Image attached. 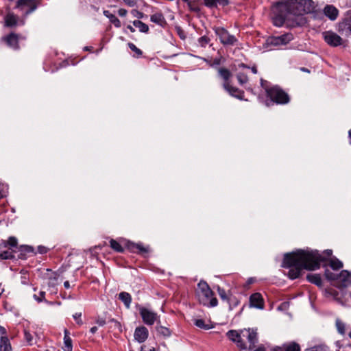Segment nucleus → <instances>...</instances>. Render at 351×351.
Listing matches in <instances>:
<instances>
[{"label":"nucleus","mask_w":351,"mask_h":351,"mask_svg":"<svg viewBox=\"0 0 351 351\" xmlns=\"http://www.w3.org/2000/svg\"><path fill=\"white\" fill-rule=\"evenodd\" d=\"M315 3L312 0H281L272 8V20L276 26L284 24L290 27L303 26L306 23L304 14L313 12Z\"/></svg>","instance_id":"f257e3e1"},{"label":"nucleus","mask_w":351,"mask_h":351,"mask_svg":"<svg viewBox=\"0 0 351 351\" xmlns=\"http://www.w3.org/2000/svg\"><path fill=\"white\" fill-rule=\"evenodd\" d=\"M326 261L324 255L317 251L302 250L286 254L282 267L290 268L288 276L291 279L298 278L303 269L315 270L319 268L320 263Z\"/></svg>","instance_id":"f03ea898"},{"label":"nucleus","mask_w":351,"mask_h":351,"mask_svg":"<svg viewBox=\"0 0 351 351\" xmlns=\"http://www.w3.org/2000/svg\"><path fill=\"white\" fill-rule=\"evenodd\" d=\"M195 293L202 304L208 307H215L217 305V300L213 297V292L206 282L200 281L198 283Z\"/></svg>","instance_id":"7ed1b4c3"},{"label":"nucleus","mask_w":351,"mask_h":351,"mask_svg":"<svg viewBox=\"0 0 351 351\" xmlns=\"http://www.w3.org/2000/svg\"><path fill=\"white\" fill-rule=\"evenodd\" d=\"M267 96L278 104H285L289 101V95L278 86L265 87Z\"/></svg>","instance_id":"20e7f679"},{"label":"nucleus","mask_w":351,"mask_h":351,"mask_svg":"<svg viewBox=\"0 0 351 351\" xmlns=\"http://www.w3.org/2000/svg\"><path fill=\"white\" fill-rule=\"evenodd\" d=\"M41 0H18L16 8L25 16L36 10Z\"/></svg>","instance_id":"39448f33"},{"label":"nucleus","mask_w":351,"mask_h":351,"mask_svg":"<svg viewBox=\"0 0 351 351\" xmlns=\"http://www.w3.org/2000/svg\"><path fill=\"white\" fill-rule=\"evenodd\" d=\"M216 35L220 40V42L224 45H234L237 40L234 36L231 35L226 29L221 27H214Z\"/></svg>","instance_id":"423d86ee"},{"label":"nucleus","mask_w":351,"mask_h":351,"mask_svg":"<svg viewBox=\"0 0 351 351\" xmlns=\"http://www.w3.org/2000/svg\"><path fill=\"white\" fill-rule=\"evenodd\" d=\"M324 41L330 47H338L343 44V40L332 31H325L322 33Z\"/></svg>","instance_id":"0eeeda50"},{"label":"nucleus","mask_w":351,"mask_h":351,"mask_svg":"<svg viewBox=\"0 0 351 351\" xmlns=\"http://www.w3.org/2000/svg\"><path fill=\"white\" fill-rule=\"evenodd\" d=\"M139 313L143 322L149 326L153 325L159 318L156 313L145 307L140 308Z\"/></svg>","instance_id":"6e6552de"},{"label":"nucleus","mask_w":351,"mask_h":351,"mask_svg":"<svg viewBox=\"0 0 351 351\" xmlns=\"http://www.w3.org/2000/svg\"><path fill=\"white\" fill-rule=\"evenodd\" d=\"M293 36L291 34H285L278 36L269 37L267 42L269 45L273 46L285 45L292 40Z\"/></svg>","instance_id":"1a4fd4ad"},{"label":"nucleus","mask_w":351,"mask_h":351,"mask_svg":"<svg viewBox=\"0 0 351 351\" xmlns=\"http://www.w3.org/2000/svg\"><path fill=\"white\" fill-rule=\"evenodd\" d=\"M241 334L243 337H246L250 343L248 349L252 350L258 341L256 330L250 328L244 329L241 330Z\"/></svg>","instance_id":"9d476101"},{"label":"nucleus","mask_w":351,"mask_h":351,"mask_svg":"<svg viewBox=\"0 0 351 351\" xmlns=\"http://www.w3.org/2000/svg\"><path fill=\"white\" fill-rule=\"evenodd\" d=\"M335 286L339 288L348 287L351 285V273L347 270H343L339 275Z\"/></svg>","instance_id":"9b49d317"},{"label":"nucleus","mask_w":351,"mask_h":351,"mask_svg":"<svg viewBox=\"0 0 351 351\" xmlns=\"http://www.w3.org/2000/svg\"><path fill=\"white\" fill-rule=\"evenodd\" d=\"M241 331L240 332H237V330H229L228 332H227V336L228 337V338L237 343V346L241 348V349L243 350H245L247 348V346L245 345V343H244V341H243V339H241Z\"/></svg>","instance_id":"f8f14e48"},{"label":"nucleus","mask_w":351,"mask_h":351,"mask_svg":"<svg viewBox=\"0 0 351 351\" xmlns=\"http://www.w3.org/2000/svg\"><path fill=\"white\" fill-rule=\"evenodd\" d=\"M19 36L14 33H11L1 38L3 41L6 43L8 47L14 50H18L19 49Z\"/></svg>","instance_id":"ddd939ff"},{"label":"nucleus","mask_w":351,"mask_h":351,"mask_svg":"<svg viewBox=\"0 0 351 351\" xmlns=\"http://www.w3.org/2000/svg\"><path fill=\"white\" fill-rule=\"evenodd\" d=\"M223 88L232 97L239 99H243L244 92L237 87L230 85V82L223 84Z\"/></svg>","instance_id":"4468645a"},{"label":"nucleus","mask_w":351,"mask_h":351,"mask_svg":"<svg viewBox=\"0 0 351 351\" xmlns=\"http://www.w3.org/2000/svg\"><path fill=\"white\" fill-rule=\"evenodd\" d=\"M148 335L147 328L145 326H140L135 329L134 337L138 343H143L147 339Z\"/></svg>","instance_id":"2eb2a0df"},{"label":"nucleus","mask_w":351,"mask_h":351,"mask_svg":"<svg viewBox=\"0 0 351 351\" xmlns=\"http://www.w3.org/2000/svg\"><path fill=\"white\" fill-rule=\"evenodd\" d=\"M250 306L257 308L263 309L264 302L262 295L259 293L252 294L250 298Z\"/></svg>","instance_id":"dca6fc26"},{"label":"nucleus","mask_w":351,"mask_h":351,"mask_svg":"<svg viewBox=\"0 0 351 351\" xmlns=\"http://www.w3.org/2000/svg\"><path fill=\"white\" fill-rule=\"evenodd\" d=\"M324 13L331 21H335L339 15V10L332 5H327L324 9Z\"/></svg>","instance_id":"f3484780"},{"label":"nucleus","mask_w":351,"mask_h":351,"mask_svg":"<svg viewBox=\"0 0 351 351\" xmlns=\"http://www.w3.org/2000/svg\"><path fill=\"white\" fill-rule=\"evenodd\" d=\"M204 5L210 8H216L217 5L226 6L229 4V0H204Z\"/></svg>","instance_id":"a211bd4d"},{"label":"nucleus","mask_w":351,"mask_h":351,"mask_svg":"<svg viewBox=\"0 0 351 351\" xmlns=\"http://www.w3.org/2000/svg\"><path fill=\"white\" fill-rule=\"evenodd\" d=\"M5 27H14L17 25L18 17L13 13H8L4 18Z\"/></svg>","instance_id":"6ab92c4d"},{"label":"nucleus","mask_w":351,"mask_h":351,"mask_svg":"<svg viewBox=\"0 0 351 351\" xmlns=\"http://www.w3.org/2000/svg\"><path fill=\"white\" fill-rule=\"evenodd\" d=\"M152 22L158 24L160 26H164L166 24L165 19L162 13H155L150 17Z\"/></svg>","instance_id":"aec40b11"},{"label":"nucleus","mask_w":351,"mask_h":351,"mask_svg":"<svg viewBox=\"0 0 351 351\" xmlns=\"http://www.w3.org/2000/svg\"><path fill=\"white\" fill-rule=\"evenodd\" d=\"M339 33L347 37L351 36V23H343L339 25Z\"/></svg>","instance_id":"412c9836"},{"label":"nucleus","mask_w":351,"mask_h":351,"mask_svg":"<svg viewBox=\"0 0 351 351\" xmlns=\"http://www.w3.org/2000/svg\"><path fill=\"white\" fill-rule=\"evenodd\" d=\"M62 348L64 351H72L73 349L72 340L67 330H64V346Z\"/></svg>","instance_id":"4be33fe9"},{"label":"nucleus","mask_w":351,"mask_h":351,"mask_svg":"<svg viewBox=\"0 0 351 351\" xmlns=\"http://www.w3.org/2000/svg\"><path fill=\"white\" fill-rule=\"evenodd\" d=\"M0 351H12V346L6 336H1L0 339Z\"/></svg>","instance_id":"5701e85b"},{"label":"nucleus","mask_w":351,"mask_h":351,"mask_svg":"<svg viewBox=\"0 0 351 351\" xmlns=\"http://www.w3.org/2000/svg\"><path fill=\"white\" fill-rule=\"evenodd\" d=\"M104 14L110 19V21L117 27H121V21L114 14H111L108 10H104Z\"/></svg>","instance_id":"b1692460"},{"label":"nucleus","mask_w":351,"mask_h":351,"mask_svg":"<svg viewBox=\"0 0 351 351\" xmlns=\"http://www.w3.org/2000/svg\"><path fill=\"white\" fill-rule=\"evenodd\" d=\"M307 280L318 287H321L322 285V280L320 275L319 274H308L306 276Z\"/></svg>","instance_id":"393cba45"},{"label":"nucleus","mask_w":351,"mask_h":351,"mask_svg":"<svg viewBox=\"0 0 351 351\" xmlns=\"http://www.w3.org/2000/svg\"><path fill=\"white\" fill-rule=\"evenodd\" d=\"M119 298L124 303L127 308H129L132 302L131 295L127 292H121Z\"/></svg>","instance_id":"a878e982"},{"label":"nucleus","mask_w":351,"mask_h":351,"mask_svg":"<svg viewBox=\"0 0 351 351\" xmlns=\"http://www.w3.org/2000/svg\"><path fill=\"white\" fill-rule=\"evenodd\" d=\"M218 73L221 77L224 80L223 83L229 82V79L232 76V74L229 70L225 68H219Z\"/></svg>","instance_id":"bb28decb"},{"label":"nucleus","mask_w":351,"mask_h":351,"mask_svg":"<svg viewBox=\"0 0 351 351\" xmlns=\"http://www.w3.org/2000/svg\"><path fill=\"white\" fill-rule=\"evenodd\" d=\"M133 25L137 27L140 32L147 33L149 31V27L141 21L136 20L133 22Z\"/></svg>","instance_id":"cd10ccee"},{"label":"nucleus","mask_w":351,"mask_h":351,"mask_svg":"<svg viewBox=\"0 0 351 351\" xmlns=\"http://www.w3.org/2000/svg\"><path fill=\"white\" fill-rule=\"evenodd\" d=\"M329 265L333 269H339L343 267L341 261L336 258H330L329 260Z\"/></svg>","instance_id":"c85d7f7f"},{"label":"nucleus","mask_w":351,"mask_h":351,"mask_svg":"<svg viewBox=\"0 0 351 351\" xmlns=\"http://www.w3.org/2000/svg\"><path fill=\"white\" fill-rule=\"evenodd\" d=\"M282 349L284 351H300L299 345L295 343L284 345ZM279 350H281L282 348H279Z\"/></svg>","instance_id":"c756f323"},{"label":"nucleus","mask_w":351,"mask_h":351,"mask_svg":"<svg viewBox=\"0 0 351 351\" xmlns=\"http://www.w3.org/2000/svg\"><path fill=\"white\" fill-rule=\"evenodd\" d=\"M195 324L198 328L204 329V330H208L210 328H213V326H211L210 324H205L204 321L202 319H195Z\"/></svg>","instance_id":"7c9ffc66"},{"label":"nucleus","mask_w":351,"mask_h":351,"mask_svg":"<svg viewBox=\"0 0 351 351\" xmlns=\"http://www.w3.org/2000/svg\"><path fill=\"white\" fill-rule=\"evenodd\" d=\"M156 330L160 335L164 337H168L171 335V331L168 328L162 326H156Z\"/></svg>","instance_id":"2f4dec72"},{"label":"nucleus","mask_w":351,"mask_h":351,"mask_svg":"<svg viewBox=\"0 0 351 351\" xmlns=\"http://www.w3.org/2000/svg\"><path fill=\"white\" fill-rule=\"evenodd\" d=\"M110 247L117 252H122L123 251V247L117 241L111 239L110 241Z\"/></svg>","instance_id":"473e14b6"},{"label":"nucleus","mask_w":351,"mask_h":351,"mask_svg":"<svg viewBox=\"0 0 351 351\" xmlns=\"http://www.w3.org/2000/svg\"><path fill=\"white\" fill-rule=\"evenodd\" d=\"M11 249L9 248L8 250H5L0 254V257L1 259H12L14 258V256L13 254V252L10 250Z\"/></svg>","instance_id":"72a5a7b5"},{"label":"nucleus","mask_w":351,"mask_h":351,"mask_svg":"<svg viewBox=\"0 0 351 351\" xmlns=\"http://www.w3.org/2000/svg\"><path fill=\"white\" fill-rule=\"evenodd\" d=\"M237 78L241 85H243L248 82V77L247 75L243 73H239L237 75Z\"/></svg>","instance_id":"f704fd0d"},{"label":"nucleus","mask_w":351,"mask_h":351,"mask_svg":"<svg viewBox=\"0 0 351 351\" xmlns=\"http://www.w3.org/2000/svg\"><path fill=\"white\" fill-rule=\"evenodd\" d=\"M325 276L329 280H335V282L337 281L338 275L332 272L329 269H326L325 271Z\"/></svg>","instance_id":"c9c22d12"},{"label":"nucleus","mask_w":351,"mask_h":351,"mask_svg":"<svg viewBox=\"0 0 351 351\" xmlns=\"http://www.w3.org/2000/svg\"><path fill=\"white\" fill-rule=\"evenodd\" d=\"M336 327L340 334L345 333V324L339 319H336Z\"/></svg>","instance_id":"e433bc0d"},{"label":"nucleus","mask_w":351,"mask_h":351,"mask_svg":"<svg viewBox=\"0 0 351 351\" xmlns=\"http://www.w3.org/2000/svg\"><path fill=\"white\" fill-rule=\"evenodd\" d=\"M217 292L221 299L223 300H228V297L223 289H221L220 287H217Z\"/></svg>","instance_id":"4c0bfd02"},{"label":"nucleus","mask_w":351,"mask_h":351,"mask_svg":"<svg viewBox=\"0 0 351 351\" xmlns=\"http://www.w3.org/2000/svg\"><path fill=\"white\" fill-rule=\"evenodd\" d=\"M128 47L132 51L136 53L137 56H141L142 55V51L140 49L137 48L134 44L129 43Z\"/></svg>","instance_id":"58836bf2"},{"label":"nucleus","mask_w":351,"mask_h":351,"mask_svg":"<svg viewBox=\"0 0 351 351\" xmlns=\"http://www.w3.org/2000/svg\"><path fill=\"white\" fill-rule=\"evenodd\" d=\"M306 351H328V349L326 346H318L307 349Z\"/></svg>","instance_id":"ea45409f"},{"label":"nucleus","mask_w":351,"mask_h":351,"mask_svg":"<svg viewBox=\"0 0 351 351\" xmlns=\"http://www.w3.org/2000/svg\"><path fill=\"white\" fill-rule=\"evenodd\" d=\"M222 57L219 56L218 58H215L213 60H210L208 62L210 66H213L215 65H219L221 63Z\"/></svg>","instance_id":"a19ab883"},{"label":"nucleus","mask_w":351,"mask_h":351,"mask_svg":"<svg viewBox=\"0 0 351 351\" xmlns=\"http://www.w3.org/2000/svg\"><path fill=\"white\" fill-rule=\"evenodd\" d=\"M8 245L10 246V249L16 247L17 245V240L14 237H10L8 240Z\"/></svg>","instance_id":"79ce46f5"},{"label":"nucleus","mask_w":351,"mask_h":351,"mask_svg":"<svg viewBox=\"0 0 351 351\" xmlns=\"http://www.w3.org/2000/svg\"><path fill=\"white\" fill-rule=\"evenodd\" d=\"M210 41V39L206 36H202L199 38L198 42L202 47H205Z\"/></svg>","instance_id":"37998d69"},{"label":"nucleus","mask_w":351,"mask_h":351,"mask_svg":"<svg viewBox=\"0 0 351 351\" xmlns=\"http://www.w3.org/2000/svg\"><path fill=\"white\" fill-rule=\"evenodd\" d=\"M81 317H82V313H76L75 314H74L73 315V319L75 320L76 323L78 325H82L83 324V322H82V320L81 319Z\"/></svg>","instance_id":"c03bdc74"},{"label":"nucleus","mask_w":351,"mask_h":351,"mask_svg":"<svg viewBox=\"0 0 351 351\" xmlns=\"http://www.w3.org/2000/svg\"><path fill=\"white\" fill-rule=\"evenodd\" d=\"M110 322L112 323H113V324H114L113 327L115 329H117L119 332L122 331V327H121V324H120V322H119L118 321H117L114 319H111Z\"/></svg>","instance_id":"a18cd8bd"},{"label":"nucleus","mask_w":351,"mask_h":351,"mask_svg":"<svg viewBox=\"0 0 351 351\" xmlns=\"http://www.w3.org/2000/svg\"><path fill=\"white\" fill-rule=\"evenodd\" d=\"M326 293L328 295H330V296L333 297L335 299L337 300L338 293L336 290H335L333 289H329L326 291Z\"/></svg>","instance_id":"49530a36"},{"label":"nucleus","mask_w":351,"mask_h":351,"mask_svg":"<svg viewBox=\"0 0 351 351\" xmlns=\"http://www.w3.org/2000/svg\"><path fill=\"white\" fill-rule=\"evenodd\" d=\"M24 335L27 342H28L29 344H32V341L33 340V337L32 334L29 332L25 330Z\"/></svg>","instance_id":"de8ad7c7"},{"label":"nucleus","mask_w":351,"mask_h":351,"mask_svg":"<svg viewBox=\"0 0 351 351\" xmlns=\"http://www.w3.org/2000/svg\"><path fill=\"white\" fill-rule=\"evenodd\" d=\"M45 291H40V297H37L36 295H34V298L38 302H41L44 300L45 298Z\"/></svg>","instance_id":"09e8293b"},{"label":"nucleus","mask_w":351,"mask_h":351,"mask_svg":"<svg viewBox=\"0 0 351 351\" xmlns=\"http://www.w3.org/2000/svg\"><path fill=\"white\" fill-rule=\"evenodd\" d=\"M96 323L99 326H103L106 324V320L103 318H97V320H96Z\"/></svg>","instance_id":"8fccbe9b"},{"label":"nucleus","mask_w":351,"mask_h":351,"mask_svg":"<svg viewBox=\"0 0 351 351\" xmlns=\"http://www.w3.org/2000/svg\"><path fill=\"white\" fill-rule=\"evenodd\" d=\"M123 1L126 5L130 7H134L136 5V1L134 0H123Z\"/></svg>","instance_id":"3c124183"},{"label":"nucleus","mask_w":351,"mask_h":351,"mask_svg":"<svg viewBox=\"0 0 351 351\" xmlns=\"http://www.w3.org/2000/svg\"><path fill=\"white\" fill-rule=\"evenodd\" d=\"M136 248H137L138 250H139V251H140V252H145H145H148V250H147L146 247H143V246L142 245H141V244H137V245H136Z\"/></svg>","instance_id":"603ef678"},{"label":"nucleus","mask_w":351,"mask_h":351,"mask_svg":"<svg viewBox=\"0 0 351 351\" xmlns=\"http://www.w3.org/2000/svg\"><path fill=\"white\" fill-rule=\"evenodd\" d=\"M127 12H128L127 10L123 8H121L118 10V14L120 16H125L127 14Z\"/></svg>","instance_id":"864d4df0"},{"label":"nucleus","mask_w":351,"mask_h":351,"mask_svg":"<svg viewBox=\"0 0 351 351\" xmlns=\"http://www.w3.org/2000/svg\"><path fill=\"white\" fill-rule=\"evenodd\" d=\"M146 348V346H144L141 348V351H157L154 347L152 348H148L147 350L145 349Z\"/></svg>","instance_id":"5fc2aeb1"},{"label":"nucleus","mask_w":351,"mask_h":351,"mask_svg":"<svg viewBox=\"0 0 351 351\" xmlns=\"http://www.w3.org/2000/svg\"><path fill=\"white\" fill-rule=\"evenodd\" d=\"M332 252L331 250H326V251L324 252V254L328 257L332 255Z\"/></svg>","instance_id":"6e6d98bb"},{"label":"nucleus","mask_w":351,"mask_h":351,"mask_svg":"<svg viewBox=\"0 0 351 351\" xmlns=\"http://www.w3.org/2000/svg\"><path fill=\"white\" fill-rule=\"evenodd\" d=\"M0 333L2 335V336H5L6 334L5 328L1 326H0Z\"/></svg>","instance_id":"4d7b16f0"},{"label":"nucleus","mask_w":351,"mask_h":351,"mask_svg":"<svg viewBox=\"0 0 351 351\" xmlns=\"http://www.w3.org/2000/svg\"><path fill=\"white\" fill-rule=\"evenodd\" d=\"M97 327H96V326L92 327L90 330V332L93 334L97 332Z\"/></svg>","instance_id":"13d9d810"},{"label":"nucleus","mask_w":351,"mask_h":351,"mask_svg":"<svg viewBox=\"0 0 351 351\" xmlns=\"http://www.w3.org/2000/svg\"><path fill=\"white\" fill-rule=\"evenodd\" d=\"M64 286L66 289H69L70 288V284H69V281H65L64 282Z\"/></svg>","instance_id":"bf43d9fd"},{"label":"nucleus","mask_w":351,"mask_h":351,"mask_svg":"<svg viewBox=\"0 0 351 351\" xmlns=\"http://www.w3.org/2000/svg\"><path fill=\"white\" fill-rule=\"evenodd\" d=\"M134 12L136 13V14L135 16H136L138 18L143 17V13L139 12L138 11H136V10H135Z\"/></svg>","instance_id":"052dcab7"},{"label":"nucleus","mask_w":351,"mask_h":351,"mask_svg":"<svg viewBox=\"0 0 351 351\" xmlns=\"http://www.w3.org/2000/svg\"><path fill=\"white\" fill-rule=\"evenodd\" d=\"M254 351H265V349L264 347L260 346L257 349H256Z\"/></svg>","instance_id":"680f3d73"},{"label":"nucleus","mask_w":351,"mask_h":351,"mask_svg":"<svg viewBox=\"0 0 351 351\" xmlns=\"http://www.w3.org/2000/svg\"><path fill=\"white\" fill-rule=\"evenodd\" d=\"M252 72L254 74L257 73V69L256 66H253L251 68Z\"/></svg>","instance_id":"e2e57ef3"},{"label":"nucleus","mask_w":351,"mask_h":351,"mask_svg":"<svg viewBox=\"0 0 351 351\" xmlns=\"http://www.w3.org/2000/svg\"><path fill=\"white\" fill-rule=\"evenodd\" d=\"M128 29H129L130 30V32H135V29L133 27H132L131 25H128Z\"/></svg>","instance_id":"0e129e2a"},{"label":"nucleus","mask_w":351,"mask_h":351,"mask_svg":"<svg viewBox=\"0 0 351 351\" xmlns=\"http://www.w3.org/2000/svg\"><path fill=\"white\" fill-rule=\"evenodd\" d=\"M189 6L191 7V8L192 10H195V11H198L199 10L197 8H193L192 5H191V3H189Z\"/></svg>","instance_id":"69168bd1"},{"label":"nucleus","mask_w":351,"mask_h":351,"mask_svg":"<svg viewBox=\"0 0 351 351\" xmlns=\"http://www.w3.org/2000/svg\"><path fill=\"white\" fill-rule=\"evenodd\" d=\"M301 70L305 72H309L308 70L306 68H301Z\"/></svg>","instance_id":"338daca9"},{"label":"nucleus","mask_w":351,"mask_h":351,"mask_svg":"<svg viewBox=\"0 0 351 351\" xmlns=\"http://www.w3.org/2000/svg\"><path fill=\"white\" fill-rule=\"evenodd\" d=\"M53 279H54V280H56V279H57V274H55V273H53Z\"/></svg>","instance_id":"774afa93"}]
</instances>
